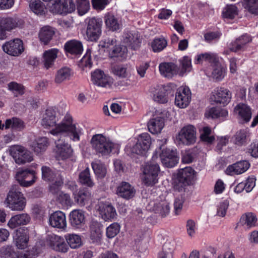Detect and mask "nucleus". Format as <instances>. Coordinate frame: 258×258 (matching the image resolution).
<instances>
[{
	"label": "nucleus",
	"instance_id": "obj_51",
	"mask_svg": "<svg viewBox=\"0 0 258 258\" xmlns=\"http://www.w3.org/2000/svg\"><path fill=\"white\" fill-rule=\"evenodd\" d=\"M167 45V41L164 37L155 38L151 43V47L155 52L163 50Z\"/></svg>",
	"mask_w": 258,
	"mask_h": 258
},
{
	"label": "nucleus",
	"instance_id": "obj_49",
	"mask_svg": "<svg viewBox=\"0 0 258 258\" xmlns=\"http://www.w3.org/2000/svg\"><path fill=\"white\" fill-rule=\"evenodd\" d=\"M79 179L81 184L87 186L92 187L94 185L91 178L90 170L88 167L80 172Z\"/></svg>",
	"mask_w": 258,
	"mask_h": 258
},
{
	"label": "nucleus",
	"instance_id": "obj_15",
	"mask_svg": "<svg viewBox=\"0 0 258 258\" xmlns=\"http://www.w3.org/2000/svg\"><path fill=\"white\" fill-rule=\"evenodd\" d=\"M16 178L21 186L28 187L35 181V172L33 170L28 169L20 170L17 172Z\"/></svg>",
	"mask_w": 258,
	"mask_h": 258
},
{
	"label": "nucleus",
	"instance_id": "obj_57",
	"mask_svg": "<svg viewBox=\"0 0 258 258\" xmlns=\"http://www.w3.org/2000/svg\"><path fill=\"white\" fill-rule=\"evenodd\" d=\"M237 15V7L233 5L227 6L223 11V17L232 19Z\"/></svg>",
	"mask_w": 258,
	"mask_h": 258
},
{
	"label": "nucleus",
	"instance_id": "obj_39",
	"mask_svg": "<svg viewBox=\"0 0 258 258\" xmlns=\"http://www.w3.org/2000/svg\"><path fill=\"white\" fill-rule=\"evenodd\" d=\"M212 72L211 76L216 81L222 80L226 74V69L223 67L218 61L212 66Z\"/></svg>",
	"mask_w": 258,
	"mask_h": 258
},
{
	"label": "nucleus",
	"instance_id": "obj_27",
	"mask_svg": "<svg viewBox=\"0 0 258 258\" xmlns=\"http://www.w3.org/2000/svg\"><path fill=\"white\" fill-rule=\"evenodd\" d=\"M70 221L71 225L76 228L82 227L85 224V218L83 211L74 210L70 214Z\"/></svg>",
	"mask_w": 258,
	"mask_h": 258
},
{
	"label": "nucleus",
	"instance_id": "obj_44",
	"mask_svg": "<svg viewBox=\"0 0 258 258\" xmlns=\"http://www.w3.org/2000/svg\"><path fill=\"white\" fill-rule=\"evenodd\" d=\"M29 7L31 10L36 15H43L45 13V5L40 0H31L29 3Z\"/></svg>",
	"mask_w": 258,
	"mask_h": 258
},
{
	"label": "nucleus",
	"instance_id": "obj_25",
	"mask_svg": "<svg viewBox=\"0 0 258 258\" xmlns=\"http://www.w3.org/2000/svg\"><path fill=\"white\" fill-rule=\"evenodd\" d=\"M153 100L159 103H165L168 102L167 92L166 87L163 85L157 86L151 90Z\"/></svg>",
	"mask_w": 258,
	"mask_h": 258
},
{
	"label": "nucleus",
	"instance_id": "obj_26",
	"mask_svg": "<svg viewBox=\"0 0 258 258\" xmlns=\"http://www.w3.org/2000/svg\"><path fill=\"white\" fill-rule=\"evenodd\" d=\"M159 71L161 74L167 78H172L178 72L177 66L172 62H163L160 64Z\"/></svg>",
	"mask_w": 258,
	"mask_h": 258
},
{
	"label": "nucleus",
	"instance_id": "obj_30",
	"mask_svg": "<svg viewBox=\"0 0 258 258\" xmlns=\"http://www.w3.org/2000/svg\"><path fill=\"white\" fill-rule=\"evenodd\" d=\"M57 53L58 50L56 49L46 50L43 53L42 63L45 69L48 70L53 67L54 61L57 57Z\"/></svg>",
	"mask_w": 258,
	"mask_h": 258
},
{
	"label": "nucleus",
	"instance_id": "obj_62",
	"mask_svg": "<svg viewBox=\"0 0 258 258\" xmlns=\"http://www.w3.org/2000/svg\"><path fill=\"white\" fill-rule=\"evenodd\" d=\"M118 44L115 38H108L104 39L103 47H104L106 51L109 53L112 51V50L114 49Z\"/></svg>",
	"mask_w": 258,
	"mask_h": 258
},
{
	"label": "nucleus",
	"instance_id": "obj_5",
	"mask_svg": "<svg viewBox=\"0 0 258 258\" xmlns=\"http://www.w3.org/2000/svg\"><path fill=\"white\" fill-rule=\"evenodd\" d=\"M42 178L44 180L53 181L49 187V190L52 194H55L59 190V188L63 184V179L60 174H57L50 167L43 166L41 168Z\"/></svg>",
	"mask_w": 258,
	"mask_h": 258
},
{
	"label": "nucleus",
	"instance_id": "obj_59",
	"mask_svg": "<svg viewBox=\"0 0 258 258\" xmlns=\"http://www.w3.org/2000/svg\"><path fill=\"white\" fill-rule=\"evenodd\" d=\"M120 225L117 223H113L106 228V236L109 238L115 237L120 231Z\"/></svg>",
	"mask_w": 258,
	"mask_h": 258
},
{
	"label": "nucleus",
	"instance_id": "obj_63",
	"mask_svg": "<svg viewBox=\"0 0 258 258\" xmlns=\"http://www.w3.org/2000/svg\"><path fill=\"white\" fill-rule=\"evenodd\" d=\"M15 256H16V253L12 246H3L0 249V256L1 257L14 258Z\"/></svg>",
	"mask_w": 258,
	"mask_h": 258
},
{
	"label": "nucleus",
	"instance_id": "obj_29",
	"mask_svg": "<svg viewBox=\"0 0 258 258\" xmlns=\"http://www.w3.org/2000/svg\"><path fill=\"white\" fill-rule=\"evenodd\" d=\"M30 220V216L25 213L16 215L11 217L8 221V225L11 229L27 224Z\"/></svg>",
	"mask_w": 258,
	"mask_h": 258
},
{
	"label": "nucleus",
	"instance_id": "obj_14",
	"mask_svg": "<svg viewBox=\"0 0 258 258\" xmlns=\"http://www.w3.org/2000/svg\"><path fill=\"white\" fill-rule=\"evenodd\" d=\"M169 112L164 110L159 116H157L150 119L148 122L149 131L152 134L160 133L165 125L164 116H167Z\"/></svg>",
	"mask_w": 258,
	"mask_h": 258
},
{
	"label": "nucleus",
	"instance_id": "obj_12",
	"mask_svg": "<svg viewBox=\"0 0 258 258\" xmlns=\"http://www.w3.org/2000/svg\"><path fill=\"white\" fill-rule=\"evenodd\" d=\"M111 72L116 77L126 79L125 81L118 82L119 86L126 87L131 85V81L128 78L131 77V73L126 65L122 64L113 65L111 67Z\"/></svg>",
	"mask_w": 258,
	"mask_h": 258
},
{
	"label": "nucleus",
	"instance_id": "obj_18",
	"mask_svg": "<svg viewBox=\"0 0 258 258\" xmlns=\"http://www.w3.org/2000/svg\"><path fill=\"white\" fill-rule=\"evenodd\" d=\"M47 242L49 246L54 250L60 252H66L69 246L63 237L52 234L48 236Z\"/></svg>",
	"mask_w": 258,
	"mask_h": 258
},
{
	"label": "nucleus",
	"instance_id": "obj_38",
	"mask_svg": "<svg viewBox=\"0 0 258 258\" xmlns=\"http://www.w3.org/2000/svg\"><path fill=\"white\" fill-rule=\"evenodd\" d=\"M102 231L100 224L93 221L90 225V239L93 243H99L102 238Z\"/></svg>",
	"mask_w": 258,
	"mask_h": 258
},
{
	"label": "nucleus",
	"instance_id": "obj_61",
	"mask_svg": "<svg viewBox=\"0 0 258 258\" xmlns=\"http://www.w3.org/2000/svg\"><path fill=\"white\" fill-rule=\"evenodd\" d=\"M181 64V71L180 75L182 76L184 73L191 71L192 69L191 59L187 56H184L180 60Z\"/></svg>",
	"mask_w": 258,
	"mask_h": 258
},
{
	"label": "nucleus",
	"instance_id": "obj_54",
	"mask_svg": "<svg viewBox=\"0 0 258 258\" xmlns=\"http://www.w3.org/2000/svg\"><path fill=\"white\" fill-rule=\"evenodd\" d=\"M208 116L212 118H216L220 117H225L228 114L227 111L225 109L219 107H212L208 111Z\"/></svg>",
	"mask_w": 258,
	"mask_h": 258
},
{
	"label": "nucleus",
	"instance_id": "obj_50",
	"mask_svg": "<svg viewBox=\"0 0 258 258\" xmlns=\"http://www.w3.org/2000/svg\"><path fill=\"white\" fill-rule=\"evenodd\" d=\"M169 206L166 201L154 204L153 210L155 212L159 213L162 217L166 216L169 213Z\"/></svg>",
	"mask_w": 258,
	"mask_h": 258
},
{
	"label": "nucleus",
	"instance_id": "obj_55",
	"mask_svg": "<svg viewBox=\"0 0 258 258\" xmlns=\"http://www.w3.org/2000/svg\"><path fill=\"white\" fill-rule=\"evenodd\" d=\"M127 49L125 47L118 44L114 49L112 50L108 53L109 55L111 57H120L125 58L126 55Z\"/></svg>",
	"mask_w": 258,
	"mask_h": 258
},
{
	"label": "nucleus",
	"instance_id": "obj_64",
	"mask_svg": "<svg viewBox=\"0 0 258 258\" xmlns=\"http://www.w3.org/2000/svg\"><path fill=\"white\" fill-rule=\"evenodd\" d=\"M247 132L242 130L237 132L234 136V143L237 145H242L246 142Z\"/></svg>",
	"mask_w": 258,
	"mask_h": 258
},
{
	"label": "nucleus",
	"instance_id": "obj_11",
	"mask_svg": "<svg viewBox=\"0 0 258 258\" xmlns=\"http://www.w3.org/2000/svg\"><path fill=\"white\" fill-rule=\"evenodd\" d=\"M191 92L186 86H181L175 94V104L180 108L187 107L191 101Z\"/></svg>",
	"mask_w": 258,
	"mask_h": 258
},
{
	"label": "nucleus",
	"instance_id": "obj_47",
	"mask_svg": "<svg viewBox=\"0 0 258 258\" xmlns=\"http://www.w3.org/2000/svg\"><path fill=\"white\" fill-rule=\"evenodd\" d=\"M96 175L98 178H103L106 174L107 170L105 165L100 161H96L91 164Z\"/></svg>",
	"mask_w": 258,
	"mask_h": 258
},
{
	"label": "nucleus",
	"instance_id": "obj_32",
	"mask_svg": "<svg viewBox=\"0 0 258 258\" xmlns=\"http://www.w3.org/2000/svg\"><path fill=\"white\" fill-rule=\"evenodd\" d=\"M73 195L75 202L80 206H83L87 204L91 197L90 192L85 188L74 192Z\"/></svg>",
	"mask_w": 258,
	"mask_h": 258
},
{
	"label": "nucleus",
	"instance_id": "obj_16",
	"mask_svg": "<svg viewBox=\"0 0 258 258\" xmlns=\"http://www.w3.org/2000/svg\"><path fill=\"white\" fill-rule=\"evenodd\" d=\"M55 152L59 159L65 160L70 158L73 153V149L68 143L62 139L55 141Z\"/></svg>",
	"mask_w": 258,
	"mask_h": 258
},
{
	"label": "nucleus",
	"instance_id": "obj_4",
	"mask_svg": "<svg viewBox=\"0 0 258 258\" xmlns=\"http://www.w3.org/2000/svg\"><path fill=\"white\" fill-rule=\"evenodd\" d=\"M92 148L102 155H107L112 151L115 145L102 134L93 136L91 140Z\"/></svg>",
	"mask_w": 258,
	"mask_h": 258
},
{
	"label": "nucleus",
	"instance_id": "obj_36",
	"mask_svg": "<svg viewBox=\"0 0 258 258\" xmlns=\"http://www.w3.org/2000/svg\"><path fill=\"white\" fill-rule=\"evenodd\" d=\"M234 112L245 122L249 121L251 117V111L250 107L244 103L237 104L234 108Z\"/></svg>",
	"mask_w": 258,
	"mask_h": 258
},
{
	"label": "nucleus",
	"instance_id": "obj_35",
	"mask_svg": "<svg viewBox=\"0 0 258 258\" xmlns=\"http://www.w3.org/2000/svg\"><path fill=\"white\" fill-rule=\"evenodd\" d=\"M214 97L216 102L225 105L230 101L231 95L228 89L220 88L217 90Z\"/></svg>",
	"mask_w": 258,
	"mask_h": 258
},
{
	"label": "nucleus",
	"instance_id": "obj_34",
	"mask_svg": "<svg viewBox=\"0 0 258 258\" xmlns=\"http://www.w3.org/2000/svg\"><path fill=\"white\" fill-rule=\"evenodd\" d=\"M104 22L107 28L112 31H116L121 28V24L117 18L111 13L105 14L104 18Z\"/></svg>",
	"mask_w": 258,
	"mask_h": 258
},
{
	"label": "nucleus",
	"instance_id": "obj_21",
	"mask_svg": "<svg viewBox=\"0 0 258 258\" xmlns=\"http://www.w3.org/2000/svg\"><path fill=\"white\" fill-rule=\"evenodd\" d=\"M49 223L54 228L64 229L67 227L66 215L60 211H56L50 216Z\"/></svg>",
	"mask_w": 258,
	"mask_h": 258
},
{
	"label": "nucleus",
	"instance_id": "obj_24",
	"mask_svg": "<svg viewBox=\"0 0 258 258\" xmlns=\"http://www.w3.org/2000/svg\"><path fill=\"white\" fill-rule=\"evenodd\" d=\"M136 190L134 187L127 182H122L117 187V195L126 200L134 197Z\"/></svg>",
	"mask_w": 258,
	"mask_h": 258
},
{
	"label": "nucleus",
	"instance_id": "obj_40",
	"mask_svg": "<svg viewBox=\"0 0 258 258\" xmlns=\"http://www.w3.org/2000/svg\"><path fill=\"white\" fill-rule=\"evenodd\" d=\"M48 145V139L45 137H42L34 141L30 146L35 153L39 154L45 151Z\"/></svg>",
	"mask_w": 258,
	"mask_h": 258
},
{
	"label": "nucleus",
	"instance_id": "obj_7",
	"mask_svg": "<svg viewBox=\"0 0 258 258\" xmlns=\"http://www.w3.org/2000/svg\"><path fill=\"white\" fill-rule=\"evenodd\" d=\"M9 153L18 164L30 162L33 160L30 151L20 145H14L10 147Z\"/></svg>",
	"mask_w": 258,
	"mask_h": 258
},
{
	"label": "nucleus",
	"instance_id": "obj_58",
	"mask_svg": "<svg viewBox=\"0 0 258 258\" xmlns=\"http://www.w3.org/2000/svg\"><path fill=\"white\" fill-rule=\"evenodd\" d=\"M66 8H63L61 0H55L53 4L49 7L50 11L53 14H65L64 11H66ZM68 11V9H67Z\"/></svg>",
	"mask_w": 258,
	"mask_h": 258
},
{
	"label": "nucleus",
	"instance_id": "obj_2",
	"mask_svg": "<svg viewBox=\"0 0 258 258\" xmlns=\"http://www.w3.org/2000/svg\"><path fill=\"white\" fill-rule=\"evenodd\" d=\"M7 207L13 211H23L26 206V200L20 191L19 186L14 185L9 190L5 201Z\"/></svg>",
	"mask_w": 258,
	"mask_h": 258
},
{
	"label": "nucleus",
	"instance_id": "obj_37",
	"mask_svg": "<svg viewBox=\"0 0 258 258\" xmlns=\"http://www.w3.org/2000/svg\"><path fill=\"white\" fill-rule=\"evenodd\" d=\"M64 49L67 52L74 55L81 54L83 49L82 43L76 40L67 42L64 44Z\"/></svg>",
	"mask_w": 258,
	"mask_h": 258
},
{
	"label": "nucleus",
	"instance_id": "obj_6",
	"mask_svg": "<svg viewBox=\"0 0 258 258\" xmlns=\"http://www.w3.org/2000/svg\"><path fill=\"white\" fill-rule=\"evenodd\" d=\"M86 35L88 41H97L102 33V21L99 18L93 17L87 20Z\"/></svg>",
	"mask_w": 258,
	"mask_h": 258
},
{
	"label": "nucleus",
	"instance_id": "obj_13",
	"mask_svg": "<svg viewBox=\"0 0 258 258\" xmlns=\"http://www.w3.org/2000/svg\"><path fill=\"white\" fill-rule=\"evenodd\" d=\"M2 47L5 52L14 56L20 55L24 50L23 42L19 39L7 41Z\"/></svg>",
	"mask_w": 258,
	"mask_h": 258
},
{
	"label": "nucleus",
	"instance_id": "obj_8",
	"mask_svg": "<svg viewBox=\"0 0 258 258\" xmlns=\"http://www.w3.org/2000/svg\"><path fill=\"white\" fill-rule=\"evenodd\" d=\"M21 25L20 20L17 17H2L0 18V39L7 37V32H10Z\"/></svg>",
	"mask_w": 258,
	"mask_h": 258
},
{
	"label": "nucleus",
	"instance_id": "obj_9",
	"mask_svg": "<svg viewBox=\"0 0 258 258\" xmlns=\"http://www.w3.org/2000/svg\"><path fill=\"white\" fill-rule=\"evenodd\" d=\"M151 144L150 136L148 133L142 134L139 137L136 144L131 148V152L133 154L145 155L149 150Z\"/></svg>",
	"mask_w": 258,
	"mask_h": 258
},
{
	"label": "nucleus",
	"instance_id": "obj_41",
	"mask_svg": "<svg viewBox=\"0 0 258 258\" xmlns=\"http://www.w3.org/2000/svg\"><path fill=\"white\" fill-rule=\"evenodd\" d=\"M54 31L53 29L49 26L42 27L39 31V37L40 40L44 44H47L51 40Z\"/></svg>",
	"mask_w": 258,
	"mask_h": 258
},
{
	"label": "nucleus",
	"instance_id": "obj_3",
	"mask_svg": "<svg viewBox=\"0 0 258 258\" xmlns=\"http://www.w3.org/2000/svg\"><path fill=\"white\" fill-rule=\"evenodd\" d=\"M160 171L158 164L147 162L143 166L142 180L147 186H152L158 181V176Z\"/></svg>",
	"mask_w": 258,
	"mask_h": 258
},
{
	"label": "nucleus",
	"instance_id": "obj_23",
	"mask_svg": "<svg viewBox=\"0 0 258 258\" xmlns=\"http://www.w3.org/2000/svg\"><path fill=\"white\" fill-rule=\"evenodd\" d=\"M195 171L190 167H186L179 170L177 179L179 182L184 185H189L194 180Z\"/></svg>",
	"mask_w": 258,
	"mask_h": 258
},
{
	"label": "nucleus",
	"instance_id": "obj_19",
	"mask_svg": "<svg viewBox=\"0 0 258 258\" xmlns=\"http://www.w3.org/2000/svg\"><path fill=\"white\" fill-rule=\"evenodd\" d=\"M29 240V232L27 228H20L16 230L14 241L18 249H24L27 247Z\"/></svg>",
	"mask_w": 258,
	"mask_h": 258
},
{
	"label": "nucleus",
	"instance_id": "obj_31",
	"mask_svg": "<svg viewBox=\"0 0 258 258\" xmlns=\"http://www.w3.org/2000/svg\"><path fill=\"white\" fill-rule=\"evenodd\" d=\"M123 42L133 49H137L141 43L140 36L137 32L126 33L123 37Z\"/></svg>",
	"mask_w": 258,
	"mask_h": 258
},
{
	"label": "nucleus",
	"instance_id": "obj_48",
	"mask_svg": "<svg viewBox=\"0 0 258 258\" xmlns=\"http://www.w3.org/2000/svg\"><path fill=\"white\" fill-rule=\"evenodd\" d=\"M242 5L249 13L258 16V0H243Z\"/></svg>",
	"mask_w": 258,
	"mask_h": 258
},
{
	"label": "nucleus",
	"instance_id": "obj_60",
	"mask_svg": "<svg viewBox=\"0 0 258 258\" xmlns=\"http://www.w3.org/2000/svg\"><path fill=\"white\" fill-rule=\"evenodd\" d=\"M196 157V152L194 149L185 150L182 156V161L184 163L189 164L192 162Z\"/></svg>",
	"mask_w": 258,
	"mask_h": 258
},
{
	"label": "nucleus",
	"instance_id": "obj_20",
	"mask_svg": "<svg viewBox=\"0 0 258 258\" xmlns=\"http://www.w3.org/2000/svg\"><path fill=\"white\" fill-rule=\"evenodd\" d=\"M93 83L98 86L102 87H110L112 83V79L105 75L104 72L99 70H96L92 74Z\"/></svg>",
	"mask_w": 258,
	"mask_h": 258
},
{
	"label": "nucleus",
	"instance_id": "obj_43",
	"mask_svg": "<svg viewBox=\"0 0 258 258\" xmlns=\"http://www.w3.org/2000/svg\"><path fill=\"white\" fill-rule=\"evenodd\" d=\"M219 61L217 55L214 53H205L197 56L195 62L201 63L204 61L211 63L212 66Z\"/></svg>",
	"mask_w": 258,
	"mask_h": 258
},
{
	"label": "nucleus",
	"instance_id": "obj_56",
	"mask_svg": "<svg viewBox=\"0 0 258 258\" xmlns=\"http://www.w3.org/2000/svg\"><path fill=\"white\" fill-rule=\"evenodd\" d=\"M77 6L78 13L83 16L88 12L90 9V5L89 0H77Z\"/></svg>",
	"mask_w": 258,
	"mask_h": 258
},
{
	"label": "nucleus",
	"instance_id": "obj_42",
	"mask_svg": "<svg viewBox=\"0 0 258 258\" xmlns=\"http://www.w3.org/2000/svg\"><path fill=\"white\" fill-rule=\"evenodd\" d=\"M72 74L71 70L68 67H63L58 70L56 74L54 82L61 84L66 80H69Z\"/></svg>",
	"mask_w": 258,
	"mask_h": 258
},
{
	"label": "nucleus",
	"instance_id": "obj_1",
	"mask_svg": "<svg viewBox=\"0 0 258 258\" xmlns=\"http://www.w3.org/2000/svg\"><path fill=\"white\" fill-rule=\"evenodd\" d=\"M56 112L53 108H48L42 116L41 124L44 128H52L50 133L54 136H68L73 141H79L81 135V130L77 128L74 122L72 116L67 114L62 121L56 123Z\"/></svg>",
	"mask_w": 258,
	"mask_h": 258
},
{
	"label": "nucleus",
	"instance_id": "obj_46",
	"mask_svg": "<svg viewBox=\"0 0 258 258\" xmlns=\"http://www.w3.org/2000/svg\"><path fill=\"white\" fill-rule=\"evenodd\" d=\"M200 138L207 144H211L215 141L214 136L212 135V130L209 126H204L200 130Z\"/></svg>",
	"mask_w": 258,
	"mask_h": 258
},
{
	"label": "nucleus",
	"instance_id": "obj_33",
	"mask_svg": "<svg viewBox=\"0 0 258 258\" xmlns=\"http://www.w3.org/2000/svg\"><path fill=\"white\" fill-rule=\"evenodd\" d=\"M25 127L24 122L19 118L13 117L5 121V129L11 128L12 131H22Z\"/></svg>",
	"mask_w": 258,
	"mask_h": 258
},
{
	"label": "nucleus",
	"instance_id": "obj_28",
	"mask_svg": "<svg viewBox=\"0 0 258 258\" xmlns=\"http://www.w3.org/2000/svg\"><path fill=\"white\" fill-rule=\"evenodd\" d=\"M249 165L248 161H241L229 166L226 169V172L227 174L231 175L242 174L249 168Z\"/></svg>",
	"mask_w": 258,
	"mask_h": 258
},
{
	"label": "nucleus",
	"instance_id": "obj_22",
	"mask_svg": "<svg viewBox=\"0 0 258 258\" xmlns=\"http://www.w3.org/2000/svg\"><path fill=\"white\" fill-rule=\"evenodd\" d=\"M98 211L105 221L114 219L117 215L115 208L109 203H99Z\"/></svg>",
	"mask_w": 258,
	"mask_h": 258
},
{
	"label": "nucleus",
	"instance_id": "obj_45",
	"mask_svg": "<svg viewBox=\"0 0 258 258\" xmlns=\"http://www.w3.org/2000/svg\"><path fill=\"white\" fill-rule=\"evenodd\" d=\"M240 222L249 228L257 226V218L252 213H247L242 215L240 218Z\"/></svg>",
	"mask_w": 258,
	"mask_h": 258
},
{
	"label": "nucleus",
	"instance_id": "obj_53",
	"mask_svg": "<svg viewBox=\"0 0 258 258\" xmlns=\"http://www.w3.org/2000/svg\"><path fill=\"white\" fill-rule=\"evenodd\" d=\"M66 239L68 244L72 248H77L81 245V239L76 234H69L66 236Z\"/></svg>",
	"mask_w": 258,
	"mask_h": 258
},
{
	"label": "nucleus",
	"instance_id": "obj_52",
	"mask_svg": "<svg viewBox=\"0 0 258 258\" xmlns=\"http://www.w3.org/2000/svg\"><path fill=\"white\" fill-rule=\"evenodd\" d=\"M174 249L173 243L170 242L165 243L163 245L162 251L159 253L158 258H172Z\"/></svg>",
	"mask_w": 258,
	"mask_h": 258
},
{
	"label": "nucleus",
	"instance_id": "obj_10",
	"mask_svg": "<svg viewBox=\"0 0 258 258\" xmlns=\"http://www.w3.org/2000/svg\"><path fill=\"white\" fill-rule=\"evenodd\" d=\"M180 143L189 145L196 141V130L192 125H187L181 128L176 137Z\"/></svg>",
	"mask_w": 258,
	"mask_h": 258
},
{
	"label": "nucleus",
	"instance_id": "obj_17",
	"mask_svg": "<svg viewBox=\"0 0 258 258\" xmlns=\"http://www.w3.org/2000/svg\"><path fill=\"white\" fill-rule=\"evenodd\" d=\"M160 157L163 165L168 168L174 167L178 161L176 151L169 149H163Z\"/></svg>",
	"mask_w": 258,
	"mask_h": 258
}]
</instances>
